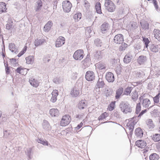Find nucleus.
Masks as SVG:
<instances>
[{
	"label": "nucleus",
	"instance_id": "obj_1",
	"mask_svg": "<svg viewBox=\"0 0 160 160\" xmlns=\"http://www.w3.org/2000/svg\"><path fill=\"white\" fill-rule=\"evenodd\" d=\"M119 107L121 111L125 113L131 112L132 111L131 106L126 101L122 102L119 105Z\"/></svg>",
	"mask_w": 160,
	"mask_h": 160
},
{
	"label": "nucleus",
	"instance_id": "obj_2",
	"mask_svg": "<svg viewBox=\"0 0 160 160\" xmlns=\"http://www.w3.org/2000/svg\"><path fill=\"white\" fill-rule=\"evenodd\" d=\"M104 5L106 10L109 12H113L115 10L116 6L111 0H105Z\"/></svg>",
	"mask_w": 160,
	"mask_h": 160
},
{
	"label": "nucleus",
	"instance_id": "obj_3",
	"mask_svg": "<svg viewBox=\"0 0 160 160\" xmlns=\"http://www.w3.org/2000/svg\"><path fill=\"white\" fill-rule=\"evenodd\" d=\"M82 83H77L75 87L71 91V94L73 97H77L80 93L79 89L81 88Z\"/></svg>",
	"mask_w": 160,
	"mask_h": 160
},
{
	"label": "nucleus",
	"instance_id": "obj_4",
	"mask_svg": "<svg viewBox=\"0 0 160 160\" xmlns=\"http://www.w3.org/2000/svg\"><path fill=\"white\" fill-rule=\"evenodd\" d=\"M84 56L83 51L82 49L78 50L75 52L73 55L74 59L76 60H81Z\"/></svg>",
	"mask_w": 160,
	"mask_h": 160
},
{
	"label": "nucleus",
	"instance_id": "obj_5",
	"mask_svg": "<svg viewBox=\"0 0 160 160\" xmlns=\"http://www.w3.org/2000/svg\"><path fill=\"white\" fill-rule=\"evenodd\" d=\"M62 6L64 12L68 13L71 11L72 4L69 1H65L62 2Z\"/></svg>",
	"mask_w": 160,
	"mask_h": 160
},
{
	"label": "nucleus",
	"instance_id": "obj_6",
	"mask_svg": "<svg viewBox=\"0 0 160 160\" xmlns=\"http://www.w3.org/2000/svg\"><path fill=\"white\" fill-rule=\"evenodd\" d=\"M70 116L68 115H65L62 117L61 120V126H66L70 122Z\"/></svg>",
	"mask_w": 160,
	"mask_h": 160
},
{
	"label": "nucleus",
	"instance_id": "obj_7",
	"mask_svg": "<svg viewBox=\"0 0 160 160\" xmlns=\"http://www.w3.org/2000/svg\"><path fill=\"white\" fill-rule=\"evenodd\" d=\"M123 41V36L121 34H118L116 35L113 39V42L118 44H121Z\"/></svg>",
	"mask_w": 160,
	"mask_h": 160
},
{
	"label": "nucleus",
	"instance_id": "obj_8",
	"mask_svg": "<svg viewBox=\"0 0 160 160\" xmlns=\"http://www.w3.org/2000/svg\"><path fill=\"white\" fill-rule=\"evenodd\" d=\"M85 78L87 80L92 81L95 79L94 73L92 71H88L86 73Z\"/></svg>",
	"mask_w": 160,
	"mask_h": 160
},
{
	"label": "nucleus",
	"instance_id": "obj_9",
	"mask_svg": "<svg viewBox=\"0 0 160 160\" xmlns=\"http://www.w3.org/2000/svg\"><path fill=\"white\" fill-rule=\"evenodd\" d=\"M136 123V122L135 121L129 122H128L127 124V126L129 129V134L130 136H132L133 133L134 125Z\"/></svg>",
	"mask_w": 160,
	"mask_h": 160
},
{
	"label": "nucleus",
	"instance_id": "obj_10",
	"mask_svg": "<svg viewBox=\"0 0 160 160\" xmlns=\"http://www.w3.org/2000/svg\"><path fill=\"white\" fill-rule=\"evenodd\" d=\"M43 6V3L41 0H38L35 3L34 7L35 11L36 12H39L41 10Z\"/></svg>",
	"mask_w": 160,
	"mask_h": 160
},
{
	"label": "nucleus",
	"instance_id": "obj_11",
	"mask_svg": "<svg viewBox=\"0 0 160 160\" xmlns=\"http://www.w3.org/2000/svg\"><path fill=\"white\" fill-rule=\"evenodd\" d=\"M89 56L88 54L86 58L82 62V64L84 66L85 68L89 67L91 63V61Z\"/></svg>",
	"mask_w": 160,
	"mask_h": 160
},
{
	"label": "nucleus",
	"instance_id": "obj_12",
	"mask_svg": "<svg viewBox=\"0 0 160 160\" xmlns=\"http://www.w3.org/2000/svg\"><path fill=\"white\" fill-rule=\"evenodd\" d=\"M106 78L107 81L109 82H112L114 81V76L113 74L111 72H108L106 74Z\"/></svg>",
	"mask_w": 160,
	"mask_h": 160
},
{
	"label": "nucleus",
	"instance_id": "obj_13",
	"mask_svg": "<svg viewBox=\"0 0 160 160\" xmlns=\"http://www.w3.org/2000/svg\"><path fill=\"white\" fill-rule=\"evenodd\" d=\"M135 134L137 138H141L143 136V132L141 128H138L135 130Z\"/></svg>",
	"mask_w": 160,
	"mask_h": 160
},
{
	"label": "nucleus",
	"instance_id": "obj_14",
	"mask_svg": "<svg viewBox=\"0 0 160 160\" xmlns=\"http://www.w3.org/2000/svg\"><path fill=\"white\" fill-rule=\"evenodd\" d=\"M94 34V31L92 30L91 27H87L86 29L85 34L86 37L87 38H89Z\"/></svg>",
	"mask_w": 160,
	"mask_h": 160
},
{
	"label": "nucleus",
	"instance_id": "obj_15",
	"mask_svg": "<svg viewBox=\"0 0 160 160\" xmlns=\"http://www.w3.org/2000/svg\"><path fill=\"white\" fill-rule=\"evenodd\" d=\"M87 106V103L85 100H82L78 103V107L79 109L82 110L86 108Z\"/></svg>",
	"mask_w": 160,
	"mask_h": 160
},
{
	"label": "nucleus",
	"instance_id": "obj_16",
	"mask_svg": "<svg viewBox=\"0 0 160 160\" xmlns=\"http://www.w3.org/2000/svg\"><path fill=\"white\" fill-rule=\"evenodd\" d=\"M135 144L138 147L142 148H144L147 145L146 142L141 140H137Z\"/></svg>",
	"mask_w": 160,
	"mask_h": 160
},
{
	"label": "nucleus",
	"instance_id": "obj_17",
	"mask_svg": "<svg viewBox=\"0 0 160 160\" xmlns=\"http://www.w3.org/2000/svg\"><path fill=\"white\" fill-rule=\"evenodd\" d=\"M29 82L31 85L35 88H37L39 85V81L32 78H30L29 79Z\"/></svg>",
	"mask_w": 160,
	"mask_h": 160
},
{
	"label": "nucleus",
	"instance_id": "obj_18",
	"mask_svg": "<svg viewBox=\"0 0 160 160\" xmlns=\"http://www.w3.org/2000/svg\"><path fill=\"white\" fill-rule=\"evenodd\" d=\"M146 122L147 128H148L150 130H151L154 128L155 125L152 119H148L146 121Z\"/></svg>",
	"mask_w": 160,
	"mask_h": 160
},
{
	"label": "nucleus",
	"instance_id": "obj_19",
	"mask_svg": "<svg viewBox=\"0 0 160 160\" xmlns=\"http://www.w3.org/2000/svg\"><path fill=\"white\" fill-rule=\"evenodd\" d=\"M147 60V58L146 56L143 55L139 56L138 59V62L139 64L142 65L145 63Z\"/></svg>",
	"mask_w": 160,
	"mask_h": 160
},
{
	"label": "nucleus",
	"instance_id": "obj_20",
	"mask_svg": "<svg viewBox=\"0 0 160 160\" xmlns=\"http://www.w3.org/2000/svg\"><path fill=\"white\" fill-rule=\"evenodd\" d=\"M42 126L43 129L45 130L48 131L51 129V127L48 121L44 120L42 123Z\"/></svg>",
	"mask_w": 160,
	"mask_h": 160
},
{
	"label": "nucleus",
	"instance_id": "obj_21",
	"mask_svg": "<svg viewBox=\"0 0 160 160\" xmlns=\"http://www.w3.org/2000/svg\"><path fill=\"white\" fill-rule=\"evenodd\" d=\"M45 42V40L44 39L37 38L35 40L34 44L36 47H38L42 45Z\"/></svg>",
	"mask_w": 160,
	"mask_h": 160
},
{
	"label": "nucleus",
	"instance_id": "obj_22",
	"mask_svg": "<svg viewBox=\"0 0 160 160\" xmlns=\"http://www.w3.org/2000/svg\"><path fill=\"white\" fill-rule=\"evenodd\" d=\"M53 25L52 21H49L45 24L44 27V30L45 32H48L50 29Z\"/></svg>",
	"mask_w": 160,
	"mask_h": 160
},
{
	"label": "nucleus",
	"instance_id": "obj_23",
	"mask_svg": "<svg viewBox=\"0 0 160 160\" xmlns=\"http://www.w3.org/2000/svg\"><path fill=\"white\" fill-rule=\"evenodd\" d=\"M104 85L105 83L102 79L99 78L95 86V88L96 89L97 88H103L104 87Z\"/></svg>",
	"mask_w": 160,
	"mask_h": 160
},
{
	"label": "nucleus",
	"instance_id": "obj_24",
	"mask_svg": "<svg viewBox=\"0 0 160 160\" xmlns=\"http://www.w3.org/2000/svg\"><path fill=\"white\" fill-rule=\"evenodd\" d=\"M49 113L52 117H58L59 115V111L57 109L52 108L50 110Z\"/></svg>",
	"mask_w": 160,
	"mask_h": 160
},
{
	"label": "nucleus",
	"instance_id": "obj_25",
	"mask_svg": "<svg viewBox=\"0 0 160 160\" xmlns=\"http://www.w3.org/2000/svg\"><path fill=\"white\" fill-rule=\"evenodd\" d=\"M109 28V24L107 23H103L101 26V28L102 33H105L106 31Z\"/></svg>",
	"mask_w": 160,
	"mask_h": 160
},
{
	"label": "nucleus",
	"instance_id": "obj_26",
	"mask_svg": "<svg viewBox=\"0 0 160 160\" xmlns=\"http://www.w3.org/2000/svg\"><path fill=\"white\" fill-rule=\"evenodd\" d=\"M123 89L122 87L120 88L119 89L117 90L115 95V98L116 99H119L121 95L123 93Z\"/></svg>",
	"mask_w": 160,
	"mask_h": 160
},
{
	"label": "nucleus",
	"instance_id": "obj_27",
	"mask_svg": "<svg viewBox=\"0 0 160 160\" xmlns=\"http://www.w3.org/2000/svg\"><path fill=\"white\" fill-rule=\"evenodd\" d=\"M151 102L149 99L147 98L143 99L142 101V104L144 108H148Z\"/></svg>",
	"mask_w": 160,
	"mask_h": 160
},
{
	"label": "nucleus",
	"instance_id": "obj_28",
	"mask_svg": "<svg viewBox=\"0 0 160 160\" xmlns=\"http://www.w3.org/2000/svg\"><path fill=\"white\" fill-rule=\"evenodd\" d=\"M95 8L96 12L99 14H101L102 13L101 4L99 2H96L95 6Z\"/></svg>",
	"mask_w": 160,
	"mask_h": 160
},
{
	"label": "nucleus",
	"instance_id": "obj_29",
	"mask_svg": "<svg viewBox=\"0 0 160 160\" xmlns=\"http://www.w3.org/2000/svg\"><path fill=\"white\" fill-rule=\"evenodd\" d=\"M132 55L129 54H127L123 58V62L124 63L128 64L132 61Z\"/></svg>",
	"mask_w": 160,
	"mask_h": 160
},
{
	"label": "nucleus",
	"instance_id": "obj_30",
	"mask_svg": "<svg viewBox=\"0 0 160 160\" xmlns=\"http://www.w3.org/2000/svg\"><path fill=\"white\" fill-rule=\"evenodd\" d=\"M103 55V53L101 51H97L94 54V58L96 59L99 60L102 58Z\"/></svg>",
	"mask_w": 160,
	"mask_h": 160
},
{
	"label": "nucleus",
	"instance_id": "obj_31",
	"mask_svg": "<svg viewBox=\"0 0 160 160\" xmlns=\"http://www.w3.org/2000/svg\"><path fill=\"white\" fill-rule=\"evenodd\" d=\"M133 89V88L132 87L128 86L124 89L123 92V95L127 96L130 95V94Z\"/></svg>",
	"mask_w": 160,
	"mask_h": 160
},
{
	"label": "nucleus",
	"instance_id": "obj_32",
	"mask_svg": "<svg viewBox=\"0 0 160 160\" xmlns=\"http://www.w3.org/2000/svg\"><path fill=\"white\" fill-rule=\"evenodd\" d=\"M153 33L154 34V37L156 39L160 41V30L159 29H155Z\"/></svg>",
	"mask_w": 160,
	"mask_h": 160
},
{
	"label": "nucleus",
	"instance_id": "obj_33",
	"mask_svg": "<svg viewBox=\"0 0 160 160\" xmlns=\"http://www.w3.org/2000/svg\"><path fill=\"white\" fill-rule=\"evenodd\" d=\"M141 27L142 29L144 30H148L149 29V24L147 22L143 21L140 22Z\"/></svg>",
	"mask_w": 160,
	"mask_h": 160
},
{
	"label": "nucleus",
	"instance_id": "obj_34",
	"mask_svg": "<svg viewBox=\"0 0 160 160\" xmlns=\"http://www.w3.org/2000/svg\"><path fill=\"white\" fill-rule=\"evenodd\" d=\"M9 48L12 52H14L16 54H17L18 52L16 50L15 45L14 43H9Z\"/></svg>",
	"mask_w": 160,
	"mask_h": 160
},
{
	"label": "nucleus",
	"instance_id": "obj_35",
	"mask_svg": "<svg viewBox=\"0 0 160 160\" xmlns=\"http://www.w3.org/2000/svg\"><path fill=\"white\" fill-rule=\"evenodd\" d=\"M138 93L136 90L133 91L131 94V98L134 101H136L138 99Z\"/></svg>",
	"mask_w": 160,
	"mask_h": 160
},
{
	"label": "nucleus",
	"instance_id": "obj_36",
	"mask_svg": "<svg viewBox=\"0 0 160 160\" xmlns=\"http://www.w3.org/2000/svg\"><path fill=\"white\" fill-rule=\"evenodd\" d=\"M7 9L6 3L3 2H0V12H4L6 11Z\"/></svg>",
	"mask_w": 160,
	"mask_h": 160
},
{
	"label": "nucleus",
	"instance_id": "obj_37",
	"mask_svg": "<svg viewBox=\"0 0 160 160\" xmlns=\"http://www.w3.org/2000/svg\"><path fill=\"white\" fill-rule=\"evenodd\" d=\"M26 62L28 64H32L34 62V57L33 56H29L26 58Z\"/></svg>",
	"mask_w": 160,
	"mask_h": 160
},
{
	"label": "nucleus",
	"instance_id": "obj_38",
	"mask_svg": "<svg viewBox=\"0 0 160 160\" xmlns=\"http://www.w3.org/2000/svg\"><path fill=\"white\" fill-rule=\"evenodd\" d=\"M150 50L152 52H158L159 48L158 45L155 46L154 44H152L150 46Z\"/></svg>",
	"mask_w": 160,
	"mask_h": 160
},
{
	"label": "nucleus",
	"instance_id": "obj_39",
	"mask_svg": "<svg viewBox=\"0 0 160 160\" xmlns=\"http://www.w3.org/2000/svg\"><path fill=\"white\" fill-rule=\"evenodd\" d=\"M159 158V156L155 153L151 154L149 156L150 160H158Z\"/></svg>",
	"mask_w": 160,
	"mask_h": 160
},
{
	"label": "nucleus",
	"instance_id": "obj_40",
	"mask_svg": "<svg viewBox=\"0 0 160 160\" xmlns=\"http://www.w3.org/2000/svg\"><path fill=\"white\" fill-rule=\"evenodd\" d=\"M94 42L95 45L97 47H101L102 45V43L101 41L98 38H97L94 40Z\"/></svg>",
	"mask_w": 160,
	"mask_h": 160
},
{
	"label": "nucleus",
	"instance_id": "obj_41",
	"mask_svg": "<svg viewBox=\"0 0 160 160\" xmlns=\"http://www.w3.org/2000/svg\"><path fill=\"white\" fill-rule=\"evenodd\" d=\"M82 17V14L80 12H77L73 16V18L75 21H78L81 19Z\"/></svg>",
	"mask_w": 160,
	"mask_h": 160
},
{
	"label": "nucleus",
	"instance_id": "obj_42",
	"mask_svg": "<svg viewBox=\"0 0 160 160\" xmlns=\"http://www.w3.org/2000/svg\"><path fill=\"white\" fill-rule=\"evenodd\" d=\"M144 75L145 74L144 72L141 70L137 71L136 73V76L139 78H143V77Z\"/></svg>",
	"mask_w": 160,
	"mask_h": 160
},
{
	"label": "nucleus",
	"instance_id": "obj_43",
	"mask_svg": "<svg viewBox=\"0 0 160 160\" xmlns=\"http://www.w3.org/2000/svg\"><path fill=\"white\" fill-rule=\"evenodd\" d=\"M152 139L155 142H158L160 141V134H155L153 135Z\"/></svg>",
	"mask_w": 160,
	"mask_h": 160
},
{
	"label": "nucleus",
	"instance_id": "obj_44",
	"mask_svg": "<svg viewBox=\"0 0 160 160\" xmlns=\"http://www.w3.org/2000/svg\"><path fill=\"white\" fill-rule=\"evenodd\" d=\"M37 142L44 145H48V142L46 140H44L43 139L38 138L37 140Z\"/></svg>",
	"mask_w": 160,
	"mask_h": 160
},
{
	"label": "nucleus",
	"instance_id": "obj_45",
	"mask_svg": "<svg viewBox=\"0 0 160 160\" xmlns=\"http://www.w3.org/2000/svg\"><path fill=\"white\" fill-rule=\"evenodd\" d=\"M142 38L143 41L145 45V48H147L148 49V44L150 43V41L149 39L147 38H144L143 37Z\"/></svg>",
	"mask_w": 160,
	"mask_h": 160
},
{
	"label": "nucleus",
	"instance_id": "obj_46",
	"mask_svg": "<svg viewBox=\"0 0 160 160\" xmlns=\"http://www.w3.org/2000/svg\"><path fill=\"white\" fill-rule=\"evenodd\" d=\"M4 136L6 138H8L10 139H11V134L12 133L10 131L8 130H6L4 132H3Z\"/></svg>",
	"mask_w": 160,
	"mask_h": 160
},
{
	"label": "nucleus",
	"instance_id": "obj_47",
	"mask_svg": "<svg viewBox=\"0 0 160 160\" xmlns=\"http://www.w3.org/2000/svg\"><path fill=\"white\" fill-rule=\"evenodd\" d=\"M121 44H122L121 46L119 48V50L120 51H122L125 50V49L127 47V44L125 42H123Z\"/></svg>",
	"mask_w": 160,
	"mask_h": 160
},
{
	"label": "nucleus",
	"instance_id": "obj_48",
	"mask_svg": "<svg viewBox=\"0 0 160 160\" xmlns=\"http://www.w3.org/2000/svg\"><path fill=\"white\" fill-rule=\"evenodd\" d=\"M108 114L106 112H104L98 118V120H100L105 118L108 116Z\"/></svg>",
	"mask_w": 160,
	"mask_h": 160
},
{
	"label": "nucleus",
	"instance_id": "obj_49",
	"mask_svg": "<svg viewBox=\"0 0 160 160\" xmlns=\"http://www.w3.org/2000/svg\"><path fill=\"white\" fill-rule=\"evenodd\" d=\"M97 68L99 70L105 69L106 67L105 64L99 63L97 65Z\"/></svg>",
	"mask_w": 160,
	"mask_h": 160
},
{
	"label": "nucleus",
	"instance_id": "obj_50",
	"mask_svg": "<svg viewBox=\"0 0 160 160\" xmlns=\"http://www.w3.org/2000/svg\"><path fill=\"white\" fill-rule=\"evenodd\" d=\"M115 103V102H111L108 107V109L109 111H111L114 109Z\"/></svg>",
	"mask_w": 160,
	"mask_h": 160
},
{
	"label": "nucleus",
	"instance_id": "obj_51",
	"mask_svg": "<svg viewBox=\"0 0 160 160\" xmlns=\"http://www.w3.org/2000/svg\"><path fill=\"white\" fill-rule=\"evenodd\" d=\"M104 93L107 97L110 96L112 93L111 90L109 89H105L104 91Z\"/></svg>",
	"mask_w": 160,
	"mask_h": 160
},
{
	"label": "nucleus",
	"instance_id": "obj_52",
	"mask_svg": "<svg viewBox=\"0 0 160 160\" xmlns=\"http://www.w3.org/2000/svg\"><path fill=\"white\" fill-rule=\"evenodd\" d=\"M141 110V105L140 103H138L136 105V108L135 114L137 115L138 114Z\"/></svg>",
	"mask_w": 160,
	"mask_h": 160
},
{
	"label": "nucleus",
	"instance_id": "obj_53",
	"mask_svg": "<svg viewBox=\"0 0 160 160\" xmlns=\"http://www.w3.org/2000/svg\"><path fill=\"white\" fill-rule=\"evenodd\" d=\"M32 151V149L31 148H28L27 149V151H26V154L28 156V159H30V155Z\"/></svg>",
	"mask_w": 160,
	"mask_h": 160
},
{
	"label": "nucleus",
	"instance_id": "obj_54",
	"mask_svg": "<svg viewBox=\"0 0 160 160\" xmlns=\"http://www.w3.org/2000/svg\"><path fill=\"white\" fill-rule=\"evenodd\" d=\"M58 91L57 90H53L52 92V95L55 97H57L58 95Z\"/></svg>",
	"mask_w": 160,
	"mask_h": 160
},
{
	"label": "nucleus",
	"instance_id": "obj_55",
	"mask_svg": "<svg viewBox=\"0 0 160 160\" xmlns=\"http://www.w3.org/2000/svg\"><path fill=\"white\" fill-rule=\"evenodd\" d=\"M55 44L56 47H60V38L59 37L57 39Z\"/></svg>",
	"mask_w": 160,
	"mask_h": 160
},
{
	"label": "nucleus",
	"instance_id": "obj_56",
	"mask_svg": "<svg viewBox=\"0 0 160 160\" xmlns=\"http://www.w3.org/2000/svg\"><path fill=\"white\" fill-rule=\"evenodd\" d=\"M147 111L146 109H145L143 110H142L139 114V115L137 116L138 118V119H139V118H141V117Z\"/></svg>",
	"mask_w": 160,
	"mask_h": 160
},
{
	"label": "nucleus",
	"instance_id": "obj_57",
	"mask_svg": "<svg viewBox=\"0 0 160 160\" xmlns=\"http://www.w3.org/2000/svg\"><path fill=\"white\" fill-rule=\"evenodd\" d=\"M10 60L11 64L13 66L15 65L17 63L16 59L15 58H13L10 59Z\"/></svg>",
	"mask_w": 160,
	"mask_h": 160
},
{
	"label": "nucleus",
	"instance_id": "obj_58",
	"mask_svg": "<svg viewBox=\"0 0 160 160\" xmlns=\"http://www.w3.org/2000/svg\"><path fill=\"white\" fill-rule=\"evenodd\" d=\"M142 46L140 44L137 43L136 44L135 48L137 50L141 49Z\"/></svg>",
	"mask_w": 160,
	"mask_h": 160
},
{
	"label": "nucleus",
	"instance_id": "obj_59",
	"mask_svg": "<svg viewBox=\"0 0 160 160\" xmlns=\"http://www.w3.org/2000/svg\"><path fill=\"white\" fill-rule=\"evenodd\" d=\"M24 69L22 68L19 67L15 70V71L17 73L20 74L21 73V72L24 70Z\"/></svg>",
	"mask_w": 160,
	"mask_h": 160
},
{
	"label": "nucleus",
	"instance_id": "obj_60",
	"mask_svg": "<svg viewBox=\"0 0 160 160\" xmlns=\"http://www.w3.org/2000/svg\"><path fill=\"white\" fill-rule=\"evenodd\" d=\"M153 2L154 5V7L155 9L157 10V11L158 12V6L157 4V2L156 0H153Z\"/></svg>",
	"mask_w": 160,
	"mask_h": 160
},
{
	"label": "nucleus",
	"instance_id": "obj_61",
	"mask_svg": "<svg viewBox=\"0 0 160 160\" xmlns=\"http://www.w3.org/2000/svg\"><path fill=\"white\" fill-rule=\"evenodd\" d=\"M9 25H11L12 27L13 26V20L12 18H9L8 19V23Z\"/></svg>",
	"mask_w": 160,
	"mask_h": 160
},
{
	"label": "nucleus",
	"instance_id": "obj_62",
	"mask_svg": "<svg viewBox=\"0 0 160 160\" xmlns=\"http://www.w3.org/2000/svg\"><path fill=\"white\" fill-rule=\"evenodd\" d=\"M62 58V59H61V60H62V65L64 66L67 63V60L64 58Z\"/></svg>",
	"mask_w": 160,
	"mask_h": 160
},
{
	"label": "nucleus",
	"instance_id": "obj_63",
	"mask_svg": "<svg viewBox=\"0 0 160 160\" xmlns=\"http://www.w3.org/2000/svg\"><path fill=\"white\" fill-rule=\"evenodd\" d=\"M65 41V38L62 36H61V44L62 42V45L61 44V46L64 44Z\"/></svg>",
	"mask_w": 160,
	"mask_h": 160
},
{
	"label": "nucleus",
	"instance_id": "obj_64",
	"mask_svg": "<svg viewBox=\"0 0 160 160\" xmlns=\"http://www.w3.org/2000/svg\"><path fill=\"white\" fill-rule=\"evenodd\" d=\"M7 67L5 68L6 73L8 75L10 73V70L9 67L8 66H6Z\"/></svg>",
	"mask_w": 160,
	"mask_h": 160
}]
</instances>
